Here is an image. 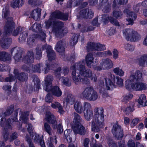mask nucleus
<instances>
[{
  "mask_svg": "<svg viewBox=\"0 0 147 147\" xmlns=\"http://www.w3.org/2000/svg\"><path fill=\"white\" fill-rule=\"evenodd\" d=\"M41 27L40 25L37 23H35L33 24L30 27L29 29L32 31L33 32H38L39 38L43 42L45 41L46 34L44 32L40 30Z\"/></svg>",
  "mask_w": 147,
  "mask_h": 147,
  "instance_id": "obj_15",
  "label": "nucleus"
},
{
  "mask_svg": "<svg viewBox=\"0 0 147 147\" xmlns=\"http://www.w3.org/2000/svg\"><path fill=\"white\" fill-rule=\"evenodd\" d=\"M12 42V39L5 37L2 38L0 41V44L2 47L6 49L9 47Z\"/></svg>",
  "mask_w": 147,
  "mask_h": 147,
  "instance_id": "obj_29",
  "label": "nucleus"
},
{
  "mask_svg": "<svg viewBox=\"0 0 147 147\" xmlns=\"http://www.w3.org/2000/svg\"><path fill=\"white\" fill-rule=\"evenodd\" d=\"M54 140H55V144L57 143V141L56 140V137L55 136H54V138L53 137H50L49 139L48 140L47 143V145L48 147H55L53 144V142L54 141Z\"/></svg>",
  "mask_w": 147,
  "mask_h": 147,
  "instance_id": "obj_51",
  "label": "nucleus"
},
{
  "mask_svg": "<svg viewBox=\"0 0 147 147\" xmlns=\"http://www.w3.org/2000/svg\"><path fill=\"white\" fill-rule=\"evenodd\" d=\"M84 117L87 121H90L93 115V111L84 112Z\"/></svg>",
  "mask_w": 147,
  "mask_h": 147,
  "instance_id": "obj_48",
  "label": "nucleus"
},
{
  "mask_svg": "<svg viewBox=\"0 0 147 147\" xmlns=\"http://www.w3.org/2000/svg\"><path fill=\"white\" fill-rule=\"evenodd\" d=\"M94 13L92 11L88 9H84L80 11V17L85 18L91 19L93 18Z\"/></svg>",
  "mask_w": 147,
  "mask_h": 147,
  "instance_id": "obj_23",
  "label": "nucleus"
},
{
  "mask_svg": "<svg viewBox=\"0 0 147 147\" xmlns=\"http://www.w3.org/2000/svg\"><path fill=\"white\" fill-rule=\"evenodd\" d=\"M34 54L32 50H30L27 52L26 56H24L22 61L24 63L29 64L32 63L34 62Z\"/></svg>",
  "mask_w": 147,
  "mask_h": 147,
  "instance_id": "obj_22",
  "label": "nucleus"
},
{
  "mask_svg": "<svg viewBox=\"0 0 147 147\" xmlns=\"http://www.w3.org/2000/svg\"><path fill=\"white\" fill-rule=\"evenodd\" d=\"M75 97L71 94H68L67 97L65 99V101L69 103L70 105L73 104L75 101Z\"/></svg>",
  "mask_w": 147,
  "mask_h": 147,
  "instance_id": "obj_49",
  "label": "nucleus"
},
{
  "mask_svg": "<svg viewBox=\"0 0 147 147\" xmlns=\"http://www.w3.org/2000/svg\"><path fill=\"white\" fill-rule=\"evenodd\" d=\"M133 97V95L132 94H127L125 96H124L123 102H126L127 101L131 100Z\"/></svg>",
  "mask_w": 147,
  "mask_h": 147,
  "instance_id": "obj_62",
  "label": "nucleus"
},
{
  "mask_svg": "<svg viewBox=\"0 0 147 147\" xmlns=\"http://www.w3.org/2000/svg\"><path fill=\"white\" fill-rule=\"evenodd\" d=\"M84 112L92 111L91 105L90 103L84 102L83 104Z\"/></svg>",
  "mask_w": 147,
  "mask_h": 147,
  "instance_id": "obj_46",
  "label": "nucleus"
},
{
  "mask_svg": "<svg viewBox=\"0 0 147 147\" xmlns=\"http://www.w3.org/2000/svg\"><path fill=\"white\" fill-rule=\"evenodd\" d=\"M50 17L52 19H56L66 20H68V16L66 13H63L59 11H57L52 13Z\"/></svg>",
  "mask_w": 147,
  "mask_h": 147,
  "instance_id": "obj_17",
  "label": "nucleus"
},
{
  "mask_svg": "<svg viewBox=\"0 0 147 147\" xmlns=\"http://www.w3.org/2000/svg\"><path fill=\"white\" fill-rule=\"evenodd\" d=\"M28 3L32 7L38 5L40 4L39 0H29Z\"/></svg>",
  "mask_w": 147,
  "mask_h": 147,
  "instance_id": "obj_61",
  "label": "nucleus"
},
{
  "mask_svg": "<svg viewBox=\"0 0 147 147\" xmlns=\"http://www.w3.org/2000/svg\"><path fill=\"white\" fill-rule=\"evenodd\" d=\"M22 49L19 47L13 48L11 50V53L14 54V58L17 62L20 61L22 58Z\"/></svg>",
  "mask_w": 147,
  "mask_h": 147,
  "instance_id": "obj_20",
  "label": "nucleus"
},
{
  "mask_svg": "<svg viewBox=\"0 0 147 147\" xmlns=\"http://www.w3.org/2000/svg\"><path fill=\"white\" fill-rule=\"evenodd\" d=\"M139 63L140 65L147 66V55H143L140 57Z\"/></svg>",
  "mask_w": 147,
  "mask_h": 147,
  "instance_id": "obj_44",
  "label": "nucleus"
},
{
  "mask_svg": "<svg viewBox=\"0 0 147 147\" xmlns=\"http://www.w3.org/2000/svg\"><path fill=\"white\" fill-rule=\"evenodd\" d=\"M123 12L124 13L126 14L127 17L129 18L127 20L128 23L126 24L127 25H132L134 23L133 19H136L137 17L136 15L128 9H124Z\"/></svg>",
  "mask_w": 147,
  "mask_h": 147,
  "instance_id": "obj_25",
  "label": "nucleus"
},
{
  "mask_svg": "<svg viewBox=\"0 0 147 147\" xmlns=\"http://www.w3.org/2000/svg\"><path fill=\"white\" fill-rule=\"evenodd\" d=\"M107 140L109 147H117V145L112 139L109 138H107Z\"/></svg>",
  "mask_w": 147,
  "mask_h": 147,
  "instance_id": "obj_58",
  "label": "nucleus"
},
{
  "mask_svg": "<svg viewBox=\"0 0 147 147\" xmlns=\"http://www.w3.org/2000/svg\"><path fill=\"white\" fill-rule=\"evenodd\" d=\"M73 130L75 134L84 135L86 132L85 127L80 124H76L73 127Z\"/></svg>",
  "mask_w": 147,
  "mask_h": 147,
  "instance_id": "obj_28",
  "label": "nucleus"
},
{
  "mask_svg": "<svg viewBox=\"0 0 147 147\" xmlns=\"http://www.w3.org/2000/svg\"><path fill=\"white\" fill-rule=\"evenodd\" d=\"M46 52L47 54V56L48 58V61H46L49 67H50L51 68H54V67L51 65L50 66L49 63L48 62L49 61H52L53 60H54L55 58V54L53 50H52L51 47L49 45H47V47L46 49Z\"/></svg>",
  "mask_w": 147,
  "mask_h": 147,
  "instance_id": "obj_21",
  "label": "nucleus"
},
{
  "mask_svg": "<svg viewBox=\"0 0 147 147\" xmlns=\"http://www.w3.org/2000/svg\"><path fill=\"white\" fill-rule=\"evenodd\" d=\"M83 0H70L67 3V7L70 8L72 6L75 7L79 5Z\"/></svg>",
  "mask_w": 147,
  "mask_h": 147,
  "instance_id": "obj_37",
  "label": "nucleus"
},
{
  "mask_svg": "<svg viewBox=\"0 0 147 147\" xmlns=\"http://www.w3.org/2000/svg\"><path fill=\"white\" fill-rule=\"evenodd\" d=\"M102 21L104 23H107L109 20L110 22L114 25L119 26V22L112 17H109L108 15L106 14L103 15L102 17Z\"/></svg>",
  "mask_w": 147,
  "mask_h": 147,
  "instance_id": "obj_27",
  "label": "nucleus"
},
{
  "mask_svg": "<svg viewBox=\"0 0 147 147\" xmlns=\"http://www.w3.org/2000/svg\"><path fill=\"white\" fill-rule=\"evenodd\" d=\"M14 110V105H12L8 107L6 111L2 113L1 115L4 117L10 115L13 112Z\"/></svg>",
  "mask_w": 147,
  "mask_h": 147,
  "instance_id": "obj_43",
  "label": "nucleus"
},
{
  "mask_svg": "<svg viewBox=\"0 0 147 147\" xmlns=\"http://www.w3.org/2000/svg\"><path fill=\"white\" fill-rule=\"evenodd\" d=\"M2 18L6 19V23L4 27V32L6 34H9L12 32L15 28V25L12 18L10 16V13L7 7L3 9Z\"/></svg>",
  "mask_w": 147,
  "mask_h": 147,
  "instance_id": "obj_4",
  "label": "nucleus"
},
{
  "mask_svg": "<svg viewBox=\"0 0 147 147\" xmlns=\"http://www.w3.org/2000/svg\"><path fill=\"white\" fill-rule=\"evenodd\" d=\"M18 113V110H16L15 111L14 117L12 116L11 118L8 119L7 121H5V119L4 117L1 115V113L0 114V125L4 127H7L9 129H12L11 125L14 122H16L17 121V116Z\"/></svg>",
  "mask_w": 147,
  "mask_h": 147,
  "instance_id": "obj_8",
  "label": "nucleus"
},
{
  "mask_svg": "<svg viewBox=\"0 0 147 147\" xmlns=\"http://www.w3.org/2000/svg\"><path fill=\"white\" fill-rule=\"evenodd\" d=\"M72 70V76L73 81L76 84L80 82L86 84H90L88 78L94 82L96 81L97 78L95 74H93L90 69H86L83 62L76 63L71 67Z\"/></svg>",
  "mask_w": 147,
  "mask_h": 147,
  "instance_id": "obj_1",
  "label": "nucleus"
},
{
  "mask_svg": "<svg viewBox=\"0 0 147 147\" xmlns=\"http://www.w3.org/2000/svg\"><path fill=\"white\" fill-rule=\"evenodd\" d=\"M52 107L54 109L58 108L59 112L61 114H63L64 112L63 107L60 103L57 102H55L51 104Z\"/></svg>",
  "mask_w": 147,
  "mask_h": 147,
  "instance_id": "obj_38",
  "label": "nucleus"
},
{
  "mask_svg": "<svg viewBox=\"0 0 147 147\" xmlns=\"http://www.w3.org/2000/svg\"><path fill=\"white\" fill-rule=\"evenodd\" d=\"M142 74L139 70L135 73H131L129 79L127 80L125 82V86L127 89L130 90L131 88L136 91H139L146 89V84L140 82L141 80Z\"/></svg>",
  "mask_w": 147,
  "mask_h": 147,
  "instance_id": "obj_2",
  "label": "nucleus"
},
{
  "mask_svg": "<svg viewBox=\"0 0 147 147\" xmlns=\"http://www.w3.org/2000/svg\"><path fill=\"white\" fill-rule=\"evenodd\" d=\"M115 79V76L111 73H109L106 75L105 79L106 87L107 90H110L116 88Z\"/></svg>",
  "mask_w": 147,
  "mask_h": 147,
  "instance_id": "obj_11",
  "label": "nucleus"
},
{
  "mask_svg": "<svg viewBox=\"0 0 147 147\" xmlns=\"http://www.w3.org/2000/svg\"><path fill=\"white\" fill-rule=\"evenodd\" d=\"M32 78L33 82H34V90L35 91H37L40 88V80L36 76H33Z\"/></svg>",
  "mask_w": 147,
  "mask_h": 147,
  "instance_id": "obj_36",
  "label": "nucleus"
},
{
  "mask_svg": "<svg viewBox=\"0 0 147 147\" xmlns=\"http://www.w3.org/2000/svg\"><path fill=\"white\" fill-rule=\"evenodd\" d=\"M25 28L24 27H22L20 26L18 27L16 30L13 31L12 34L13 35L16 36L18 35V33H20L24 30Z\"/></svg>",
  "mask_w": 147,
  "mask_h": 147,
  "instance_id": "obj_57",
  "label": "nucleus"
},
{
  "mask_svg": "<svg viewBox=\"0 0 147 147\" xmlns=\"http://www.w3.org/2000/svg\"><path fill=\"white\" fill-rule=\"evenodd\" d=\"M44 130L49 135H51L52 128L47 123H45L43 126Z\"/></svg>",
  "mask_w": 147,
  "mask_h": 147,
  "instance_id": "obj_52",
  "label": "nucleus"
},
{
  "mask_svg": "<svg viewBox=\"0 0 147 147\" xmlns=\"http://www.w3.org/2000/svg\"><path fill=\"white\" fill-rule=\"evenodd\" d=\"M61 73L63 76L68 74L69 72V69L67 67H64L61 69Z\"/></svg>",
  "mask_w": 147,
  "mask_h": 147,
  "instance_id": "obj_63",
  "label": "nucleus"
},
{
  "mask_svg": "<svg viewBox=\"0 0 147 147\" xmlns=\"http://www.w3.org/2000/svg\"><path fill=\"white\" fill-rule=\"evenodd\" d=\"M45 119L48 123L52 125V127L53 129H55L57 128V124L56 118L52 113L50 112H47Z\"/></svg>",
  "mask_w": 147,
  "mask_h": 147,
  "instance_id": "obj_16",
  "label": "nucleus"
},
{
  "mask_svg": "<svg viewBox=\"0 0 147 147\" xmlns=\"http://www.w3.org/2000/svg\"><path fill=\"white\" fill-rule=\"evenodd\" d=\"M20 120L25 123H27L28 125L27 129L29 133L30 136H32L33 134V128L32 125L30 123H28V119L27 116L28 115V112H23L21 111H20Z\"/></svg>",
  "mask_w": 147,
  "mask_h": 147,
  "instance_id": "obj_12",
  "label": "nucleus"
},
{
  "mask_svg": "<svg viewBox=\"0 0 147 147\" xmlns=\"http://www.w3.org/2000/svg\"><path fill=\"white\" fill-rule=\"evenodd\" d=\"M93 118L92 121L91 130L95 132H98L104 127V114L102 108L96 107L94 111Z\"/></svg>",
  "mask_w": 147,
  "mask_h": 147,
  "instance_id": "obj_3",
  "label": "nucleus"
},
{
  "mask_svg": "<svg viewBox=\"0 0 147 147\" xmlns=\"http://www.w3.org/2000/svg\"><path fill=\"white\" fill-rule=\"evenodd\" d=\"M7 129H9L7 127H4L3 130L2 136L4 140L6 141L9 138V134L7 131Z\"/></svg>",
  "mask_w": 147,
  "mask_h": 147,
  "instance_id": "obj_50",
  "label": "nucleus"
},
{
  "mask_svg": "<svg viewBox=\"0 0 147 147\" xmlns=\"http://www.w3.org/2000/svg\"><path fill=\"white\" fill-rule=\"evenodd\" d=\"M11 56L10 54L5 51L0 52V60L3 61L11 60Z\"/></svg>",
  "mask_w": 147,
  "mask_h": 147,
  "instance_id": "obj_34",
  "label": "nucleus"
},
{
  "mask_svg": "<svg viewBox=\"0 0 147 147\" xmlns=\"http://www.w3.org/2000/svg\"><path fill=\"white\" fill-rule=\"evenodd\" d=\"M100 5L102 7V11L104 13H108L111 10V6L108 2V0H100Z\"/></svg>",
  "mask_w": 147,
  "mask_h": 147,
  "instance_id": "obj_30",
  "label": "nucleus"
},
{
  "mask_svg": "<svg viewBox=\"0 0 147 147\" xmlns=\"http://www.w3.org/2000/svg\"><path fill=\"white\" fill-rule=\"evenodd\" d=\"M28 34L27 31H25V29L20 33L19 40L20 42L25 41Z\"/></svg>",
  "mask_w": 147,
  "mask_h": 147,
  "instance_id": "obj_42",
  "label": "nucleus"
},
{
  "mask_svg": "<svg viewBox=\"0 0 147 147\" xmlns=\"http://www.w3.org/2000/svg\"><path fill=\"white\" fill-rule=\"evenodd\" d=\"M113 13L114 17L116 18H121L122 17V12L119 10H114Z\"/></svg>",
  "mask_w": 147,
  "mask_h": 147,
  "instance_id": "obj_56",
  "label": "nucleus"
},
{
  "mask_svg": "<svg viewBox=\"0 0 147 147\" xmlns=\"http://www.w3.org/2000/svg\"><path fill=\"white\" fill-rule=\"evenodd\" d=\"M47 47V45H37L36 49V59H40L42 56V51L46 49Z\"/></svg>",
  "mask_w": 147,
  "mask_h": 147,
  "instance_id": "obj_31",
  "label": "nucleus"
},
{
  "mask_svg": "<svg viewBox=\"0 0 147 147\" xmlns=\"http://www.w3.org/2000/svg\"><path fill=\"white\" fill-rule=\"evenodd\" d=\"M46 67L44 68L42 67V65L41 64L38 63L35 65H32V66L31 73L33 72L40 73L41 71H44V73L47 74L50 69H53V68L50 67H49L47 62H45Z\"/></svg>",
  "mask_w": 147,
  "mask_h": 147,
  "instance_id": "obj_13",
  "label": "nucleus"
},
{
  "mask_svg": "<svg viewBox=\"0 0 147 147\" xmlns=\"http://www.w3.org/2000/svg\"><path fill=\"white\" fill-rule=\"evenodd\" d=\"M113 65V62L110 59H103L101 60L99 66L96 67L95 69L99 71L102 69H108L112 68Z\"/></svg>",
  "mask_w": 147,
  "mask_h": 147,
  "instance_id": "obj_9",
  "label": "nucleus"
},
{
  "mask_svg": "<svg viewBox=\"0 0 147 147\" xmlns=\"http://www.w3.org/2000/svg\"><path fill=\"white\" fill-rule=\"evenodd\" d=\"M52 31L55 36L58 38L62 37L68 32L67 29L63 27V24L61 21L55 22L53 26Z\"/></svg>",
  "mask_w": 147,
  "mask_h": 147,
  "instance_id": "obj_7",
  "label": "nucleus"
},
{
  "mask_svg": "<svg viewBox=\"0 0 147 147\" xmlns=\"http://www.w3.org/2000/svg\"><path fill=\"white\" fill-rule=\"evenodd\" d=\"M66 42L63 39L57 42L55 47V49L60 54H62L61 56L63 58L64 53L65 51V47L66 45Z\"/></svg>",
  "mask_w": 147,
  "mask_h": 147,
  "instance_id": "obj_18",
  "label": "nucleus"
},
{
  "mask_svg": "<svg viewBox=\"0 0 147 147\" xmlns=\"http://www.w3.org/2000/svg\"><path fill=\"white\" fill-rule=\"evenodd\" d=\"M94 58L93 57L92 54H88L86 57V61L87 66L90 68H95V66L98 63V60L95 59V61H94Z\"/></svg>",
  "mask_w": 147,
  "mask_h": 147,
  "instance_id": "obj_19",
  "label": "nucleus"
},
{
  "mask_svg": "<svg viewBox=\"0 0 147 147\" xmlns=\"http://www.w3.org/2000/svg\"><path fill=\"white\" fill-rule=\"evenodd\" d=\"M38 37V36H37L36 34H34L30 37L29 39H28L27 44L29 47H32L35 45L34 42L35 39L36 38Z\"/></svg>",
  "mask_w": 147,
  "mask_h": 147,
  "instance_id": "obj_40",
  "label": "nucleus"
},
{
  "mask_svg": "<svg viewBox=\"0 0 147 147\" xmlns=\"http://www.w3.org/2000/svg\"><path fill=\"white\" fill-rule=\"evenodd\" d=\"M117 84L119 87H122L123 85V80L119 77H116Z\"/></svg>",
  "mask_w": 147,
  "mask_h": 147,
  "instance_id": "obj_64",
  "label": "nucleus"
},
{
  "mask_svg": "<svg viewBox=\"0 0 147 147\" xmlns=\"http://www.w3.org/2000/svg\"><path fill=\"white\" fill-rule=\"evenodd\" d=\"M123 34L126 40L131 42H137L140 40L141 37L136 31L132 29L127 28L123 30Z\"/></svg>",
  "mask_w": 147,
  "mask_h": 147,
  "instance_id": "obj_6",
  "label": "nucleus"
},
{
  "mask_svg": "<svg viewBox=\"0 0 147 147\" xmlns=\"http://www.w3.org/2000/svg\"><path fill=\"white\" fill-rule=\"evenodd\" d=\"M80 96L83 98L89 101H95L98 97V93L92 86L85 88L82 92Z\"/></svg>",
  "mask_w": 147,
  "mask_h": 147,
  "instance_id": "obj_5",
  "label": "nucleus"
},
{
  "mask_svg": "<svg viewBox=\"0 0 147 147\" xmlns=\"http://www.w3.org/2000/svg\"><path fill=\"white\" fill-rule=\"evenodd\" d=\"M41 13V9L37 8L32 11L30 13V16L35 20H38L40 18Z\"/></svg>",
  "mask_w": 147,
  "mask_h": 147,
  "instance_id": "obj_32",
  "label": "nucleus"
},
{
  "mask_svg": "<svg viewBox=\"0 0 147 147\" xmlns=\"http://www.w3.org/2000/svg\"><path fill=\"white\" fill-rule=\"evenodd\" d=\"M74 108L76 111L79 114H81L83 112V106L80 102L77 101L75 102Z\"/></svg>",
  "mask_w": 147,
  "mask_h": 147,
  "instance_id": "obj_35",
  "label": "nucleus"
},
{
  "mask_svg": "<svg viewBox=\"0 0 147 147\" xmlns=\"http://www.w3.org/2000/svg\"><path fill=\"white\" fill-rule=\"evenodd\" d=\"M117 1L118 2V3L117 4L116 3V0H114L113 1V7L118 8L121 5L127 3L128 1V0H117Z\"/></svg>",
  "mask_w": 147,
  "mask_h": 147,
  "instance_id": "obj_45",
  "label": "nucleus"
},
{
  "mask_svg": "<svg viewBox=\"0 0 147 147\" xmlns=\"http://www.w3.org/2000/svg\"><path fill=\"white\" fill-rule=\"evenodd\" d=\"M87 50L88 51H92L94 55V52H97L106 49L105 46L99 43L89 42L87 45Z\"/></svg>",
  "mask_w": 147,
  "mask_h": 147,
  "instance_id": "obj_10",
  "label": "nucleus"
},
{
  "mask_svg": "<svg viewBox=\"0 0 147 147\" xmlns=\"http://www.w3.org/2000/svg\"><path fill=\"white\" fill-rule=\"evenodd\" d=\"M111 131L113 135L117 140L120 139L123 136V130L117 122L113 125Z\"/></svg>",
  "mask_w": 147,
  "mask_h": 147,
  "instance_id": "obj_14",
  "label": "nucleus"
},
{
  "mask_svg": "<svg viewBox=\"0 0 147 147\" xmlns=\"http://www.w3.org/2000/svg\"><path fill=\"white\" fill-rule=\"evenodd\" d=\"M114 72L117 75L120 76H123L124 74V72L119 67H117L114 68L113 70Z\"/></svg>",
  "mask_w": 147,
  "mask_h": 147,
  "instance_id": "obj_55",
  "label": "nucleus"
},
{
  "mask_svg": "<svg viewBox=\"0 0 147 147\" xmlns=\"http://www.w3.org/2000/svg\"><path fill=\"white\" fill-rule=\"evenodd\" d=\"M94 28L92 26H82L81 29V31L82 33L94 30Z\"/></svg>",
  "mask_w": 147,
  "mask_h": 147,
  "instance_id": "obj_53",
  "label": "nucleus"
},
{
  "mask_svg": "<svg viewBox=\"0 0 147 147\" xmlns=\"http://www.w3.org/2000/svg\"><path fill=\"white\" fill-rule=\"evenodd\" d=\"M61 69L60 67L56 69L54 72L55 76L57 78H60L61 76Z\"/></svg>",
  "mask_w": 147,
  "mask_h": 147,
  "instance_id": "obj_60",
  "label": "nucleus"
},
{
  "mask_svg": "<svg viewBox=\"0 0 147 147\" xmlns=\"http://www.w3.org/2000/svg\"><path fill=\"white\" fill-rule=\"evenodd\" d=\"M26 140L27 142L28 147H35L30 138L28 136H26Z\"/></svg>",
  "mask_w": 147,
  "mask_h": 147,
  "instance_id": "obj_59",
  "label": "nucleus"
},
{
  "mask_svg": "<svg viewBox=\"0 0 147 147\" xmlns=\"http://www.w3.org/2000/svg\"><path fill=\"white\" fill-rule=\"evenodd\" d=\"M13 73L15 78L21 81H26L28 78V75L24 72L19 73L18 70L16 69H14Z\"/></svg>",
  "mask_w": 147,
  "mask_h": 147,
  "instance_id": "obj_26",
  "label": "nucleus"
},
{
  "mask_svg": "<svg viewBox=\"0 0 147 147\" xmlns=\"http://www.w3.org/2000/svg\"><path fill=\"white\" fill-rule=\"evenodd\" d=\"M53 79L52 76L48 75L45 78V83L43 85V89L47 92H49L52 86V83Z\"/></svg>",
  "mask_w": 147,
  "mask_h": 147,
  "instance_id": "obj_24",
  "label": "nucleus"
},
{
  "mask_svg": "<svg viewBox=\"0 0 147 147\" xmlns=\"http://www.w3.org/2000/svg\"><path fill=\"white\" fill-rule=\"evenodd\" d=\"M112 55V53L111 51L109 50H107V51L102 52H94V56H98L100 57H107L108 56H111Z\"/></svg>",
  "mask_w": 147,
  "mask_h": 147,
  "instance_id": "obj_39",
  "label": "nucleus"
},
{
  "mask_svg": "<svg viewBox=\"0 0 147 147\" xmlns=\"http://www.w3.org/2000/svg\"><path fill=\"white\" fill-rule=\"evenodd\" d=\"M146 100V97L144 94H142L138 99V103L141 105L146 106H147V100Z\"/></svg>",
  "mask_w": 147,
  "mask_h": 147,
  "instance_id": "obj_41",
  "label": "nucleus"
},
{
  "mask_svg": "<svg viewBox=\"0 0 147 147\" xmlns=\"http://www.w3.org/2000/svg\"><path fill=\"white\" fill-rule=\"evenodd\" d=\"M73 115L74 117V122L76 124L80 123L82 119L80 116L76 112H74Z\"/></svg>",
  "mask_w": 147,
  "mask_h": 147,
  "instance_id": "obj_47",
  "label": "nucleus"
},
{
  "mask_svg": "<svg viewBox=\"0 0 147 147\" xmlns=\"http://www.w3.org/2000/svg\"><path fill=\"white\" fill-rule=\"evenodd\" d=\"M49 92H51L53 95L57 97L61 96L62 94L61 91L59 87L57 86H51Z\"/></svg>",
  "mask_w": 147,
  "mask_h": 147,
  "instance_id": "obj_33",
  "label": "nucleus"
},
{
  "mask_svg": "<svg viewBox=\"0 0 147 147\" xmlns=\"http://www.w3.org/2000/svg\"><path fill=\"white\" fill-rule=\"evenodd\" d=\"M134 104L133 102H131L129 106L126 108L125 110H123V111L126 114H129L134 110Z\"/></svg>",
  "mask_w": 147,
  "mask_h": 147,
  "instance_id": "obj_54",
  "label": "nucleus"
}]
</instances>
